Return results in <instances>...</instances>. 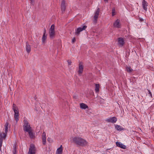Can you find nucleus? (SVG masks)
<instances>
[{
    "label": "nucleus",
    "instance_id": "obj_1",
    "mask_svg": "<svg viewBox=\"0 0 154 154\" xmlns=\"http://www.w3.org/2000/svg\"><path fill=\"white\" fill-rule=\"evenodd\" d=\"M72 143L80 146H84L87 144V142L84 139L79 137L76 136L71 138Z\"/></svg>",
    "mask_w": 154,
    "mask_h": 154
},
{
    "label": "nucleus",
    "instance_id": "obj_2",
    "mask_svg": "<svg viewBox=\"0 0 154 154\" xmlns=\"http://www.w3.org/2000/svg\"><path fill=\"white\" fill-rule=\"evenodd\" d=\"M8 122H6L5 125V132H2V133L0 132V151L2 152L1 147L2 146L3 140L5 139L7 134L8 131Z\"/></svg>",
    "mask_w": 154,
    "mask_h": 154
},
{
    "label": "nucleus",
    "instance_id": "obj_3",
    "mask_svg": "<svg viewBox=\"0 0 154 154\" xmlns=\"http://www.w3.org/2000/svg\"><path fill=\"white\" fill-rule=\"evenodd\" d=\"M24 125H23V130L26 132H28L32 130L31 128L30 127L28 121L26 120H23Z\"/></svg>",
    "mask_w": 154,
    "mask_h": 154
},
{
    "label": "nucleus",
    "instance_id": "obj_4",
    "mask_svg": "<svg viewBox=\"0 0 154 154\" xmlns=\"http://www.w3.org/2000/svg\"><path fill=\"white\" fill-rule=\"evenodd\" d=\"M87 28V26L84 25L82 27H79L75 30V34L78 35H79L80 32L83 30H85Z\"/></svg>",
    "mask_w": 154,
    "mask_h": 154
},
{
    "label": "nucleus",
    "instance_id": "obj_5",
    "mask_svg": "<svg viewBox=\"0 0 154 154\" xmlns=\"http://www.w3.org/2000/svg\"><path fill=\"white\" fill-rule=\"evenodd\" d=\"M35 149L34 145L32 144H31L28 154H35Z\"/></svg>",
    "mask_w": 154,
    "mask_h": 154
},
{
    "label": "nucleus",
    "instance_id": "obj_6",
    "mask_svg": "<svg viewBox=\"0 0 154 154\" xmlns=\"http://www.w3.org/2000/svg\"><path fill=\"white\" fill-rule=\"evenodd\" d=\"M100 12V9L98 8L95 12L94 15V20L93 22L94 23H96L97 21V19L98 18V16L99 15Z\"/></svg>",
    "mask_w": 154,
    "mask_h": 154
},
{
    "label": "nucleus",
    "instance_id": "obj_7",
    "mask_svg": "<svg viewBox=\"0 0 154 154\" xmlns=\"http://www.w3.org/2000/svg\"><path fill=\"white\" fill-rule=\"evenodd\" d=\"M117 120V118L115 117H112L108 118L106 120V121L109 122H111L114 123L116 122Z\"/></svg>",
    "mask_w": 154,
    "mask_h": 154
},
{
    "label": "nucleus",
    "instance_id": "obj_8",
    "mask_svg": "<svg viewBox=\"0 0 154 154\" xmlns=\"http://www.w3.org/2000/svg\"><path fill=\"white\" fill-rule=\"evenodd\" d=\"M118 45L121 47H122L125 43L124 40L122 38H119L118 39Z\"/></svg>",
    "mask_w": 154,
    "mask_h": 154
},
{
    "label": "nucleus",
    "instance_id": "obj_9",
    "mask_svg": "<svg viewBox=\"0 0 154 154\" xmlns=\"http://www.w3.org/2000/svg\"><path fill=\"white\" fill-rule=\"evenodd\" d=\"M83 69V66L81 62H80L79 64V70L78 72L79 75H80L82 73Z\"/></svg>",
    "mask_w": 154,
    "mask_h": 154
},
{
    "label": "nucleus",
    "instance_id": "obj_10",
    "mask_svg": "<svg viewBox=\"0 0 154 154\" xmlns=\"http://www.w3.org/2000/svg\"><path fill=\"white\" fill-rule=\"evenodd\" d=\"M113 26L116 28H120L121 27V24L120 23V20L119 19H117L114 22L113 24Z\"/></svg>",
    "mask_w": 154,
    "mask_h": 154
},
{
    "label": "nucleus",
    "instance_id": "obj_11",
    "mask_svg": "<svg viewBox=\"0 0 154 154\" xmlns=\"http://www.w3.org/2000/svg\"><path fill=\"white\" fill-rule=\"evenodd\" d=\"M142 6L144 10L145 11H147V7L148 5V3L145 0H143L142 2Z\"/></svg>",
    "mask_w": 154,
    "mask_h": 154
},
{
    "label": "nucleus",
    "instance_id": "obj_12",
    "mask_svg": "<svg viewBox=\"0 0 154 154\" xmlns=\"http://www.w3.org/2000/svg\"><path fill=\"white\" fill-rule=\"evenodd\" d=\"M116 144L118 147L123 149H125L126 148V146L120 142L117 141L116 143Z\"/></svg>",
    "mask_w": 154,
    "mask_h": 154
},
{
    "label": "nucleus",
    "instance_id": "obj_13",
    "mask_svg": "<svg viewBox=\"0 0 154 154\" xmlns=\"http://www.w3.org/2000/svg\"><path fill=\"white\" fill-rule=\"evenodd\" d=\"M61 9L62 12H64L66 9V6L64 0H62L61 3Z\"/></svg>",
    "mask_w": 154,
    "mask_h": 154
},
{
    "label": "nucleus",
    "instance_id": "obj_14",
    "mask_svg": "<svg viewBox=\"0 0 154 154\" xmlns=\"http://www.w3.org/2000/svg\"><path fill=\"white\" fill-rule=\"evenodd\" d=\"M42 143L44 145H45L46 143V135L45 132H44L42 135Z\"/></svg>",
    "mask_w": 154,
    "mask_h": 154
},
{
    "label": "nucleus",
    "instance_id": "obj_15",
    "mask_svg": "<svg viewBox=\"0 0 154 154\" xmlns=\"http://www.w3.org/2000/svg\"><path fill=\"white\" fill-rule=\"evenodd\" d=\"M46 33V30L45 29H44V33L43 35L42 40V42L43 44H45V42L47 38V35H45Z\"/></svg>",
    "mask_w": 154,
    "mask_h": 154
},
{
    "label": "nucleus",
    "instance_id": "obj_16",
    "mask_svg": "<svg viewBox=\"0 0 154 154\" xmlns=\"http://www.w3.org/2000/svg\"><path fill=\"white\" fill-rule=\"evenodd\" d=\"M14 112V118L16 120V122H17L19 120V113L18 111L17 112Z\"/></svg>",
    "mask_w": 154,
    "mask_h": 154
},
{
    "label": "nucleus",
    "instance_id": "obj_17",
    "mask_svg": "<svg viewBox=\"0 0 154 154\" xmlns=\"http://www.w3.org/2000/svg\"><path fill=\"white\" fill-rule=\"evenodd\" d=\"M63 153V147L61 145L60 147L57 149L56 154H62Z\"/></svg>",
    "mask_w": 154,
    "mask_h": 154
},
{
    "label": "nucleus",
    "instance_id": "obj_18",
    "mask_svg": "<svg viewBox=\"0 0 154 154\" xmlns=\"http://www.w3.org/2000/svg\"><path fill=\"white\" fill-rule=\"evenodd\" d=\"M26 51L27 53H29L31 51V47L26 42Z\"/></svg>",
    "mask_w": 154,
    "mask_h": 154
},
{
    "label": "nucleus",
    "instance_id": "obj_19",
    "mask_svg": "<svg viewBox=\"0 0 154 154\" xmlns=\"http://www.w3.org/2000/svg\"><path fill=\"white\" fill-rule=\"evenodd\" d=\"M80 108L82 109H85L88 108L87 105L83 103H80Z\"/></svg>",
    "mask_w": 154,
    "mask_h": 154
},
{
    "label": "nucleus",
    "instance_id": "obj_20",
    "mask_svg": "<svg viewBox=\"0 0 154 154\" xmlns=\"http://www.w3.org/2000/svg\"><path fill=\"white\" fill-rule=\"evenodd\" d=\"M27 132L30 138L33 139L35 137V134L32 131V130Z\"/></svg>",
    "mask_w": 154,
    "mask_h": 154
},
{
    "label": "nucleus",
    "instance_id": "obj_21",
    "mask_svg": "<svg viewBox=\"0 0 154 154\" xmlns=\"http://www.w3.org/2000/svg\"><path fill=\"white\" fill-rule=\"evenodd\" d=\"M49 36L51 39H53L55 35V31H49Z\"/></svg>",
    "mask_w": 154,
    "mask_h": 154
},
{
    "label": "nucleus",
    "instance_id": "obj_22",
    "mask_svg": "<svg viewBox=\"0 0 154 154\" xmlns=\"http://www.w3.org/2000/svg\"><path fill=\"white\" fill-rule=\"evenodd\" d=\"M115 127L118 131H121L124 129V128L121 126L118 125H116Z\"/></svg>",
    "mask_w": 154,
    "mask_h": 154
},
{
    "label": "nucleus",
    "instance_id": "obj_23",
    "mask_svg": "<svg viewBox=\"0 0 154 154\" xmlns=\"http://www.w3.org/2000/svg\"><path fill=\"white\" fill-rule=\"evenodd\" d=\"M100 85L99 84H95V91L96 92H98L99 91Z\"/></svg>",
    "mask_w": 154,
    "mask_h": 154
},
{
    "label": "nucleus",
    "instance_id": "obj_24",
    "mask_svg": "<svg viewBox=\"0 0 154 154\" xmlns=\"http://www.w3.org/2000/svg\"><path fill=\"white\" fill-rule=\"evenodd\" d=\"M12 109L13 110L14 112H17V111H18L17 107V106L16 105L14 104H13Z\"/></svg>",
    "mask_w": 154,
    "mask_h": 154
},
{
    "label": "nucleus",
    "instance_id": "obj_25",
    "mask_svg": "<svg viewBox=\"0 0 154 154\" xmlns=\"http://www.w3.org/2000/svg\"><path fill=\"white\" fill-rule=\"evenodd\" d=\"M126 71L129 72H131L132 70V69H131L130 66H127L126 67Z\"/></svg>",
    "mask_w": 154,
    "mask_h": 154
},
{
    "label": "nucleus",
    "instance_id": "obj_26",
    "mask_svg": "<svg viewBox=\"0 0 154 154\" xmlns=\"http://www.w3.org/2000/svg\"><path fill=\"white\" fill-rule=\"evenodd\" d=\"M54 24H52L49 29V31H54Z\"/></svg>",
    "mask_w": 154,
    "mask_h": 154
},
{
    "label": "nucleus",
    "instance_id": "obj_27",
    "mask_svg": "<svg viewBox=\"0 0 154 154\" xmlns=\"http://www.w3.org/2000/svg\"><path fill=\"white\" fill-rule=\"evenodd\" d=\"M13 149H14V150L13 152V154H16L17 151L16 150V147L15 145L14 146H13Z\"/></svg>",
    "mask_w": 154,
    "mask_h": 154
},
{
    "label": "nucleus",
    "instance_id": "obj_28",
    "mask_svg": "<svg viewBox=\"0 0 154 154\" xmlns=\"http://www.w3.org/2000/svg\"><path fill=\"white\" fill-rule=\"evenodd\" d=\"M112 16H113L115 14H114L115 13V9L114 8H112Z\"/></svg>",
    "mask_w": 154,
    "mask_h": 154
},
{
    "label": "nucleus",
    "instance_id": "obj_29",
    "mask_svg": "<svg viewBox=\"0 0 154 154\" xmlns=\"http://www.w3.org/2000/svg\"><path fill=\"white\" fill-rule=\"evenodd\" d=\"M30 3L32 5H34V0H30Z\"/></svg>",
    "mask_w": 154,
    "mask_h": 154
},
{
    "label": "nucleus",
    "instance_id": "obj_30",
    "mask_svg": "<svg viewBox=\"0 0 154 154\" xmlns=\"http://www.w3.org/2000/svg\"><path fill=\"white\" fill-rule=\"evenodd\" d=\"M148 93H149L148 94H149V95L151 97H152V94L151 92L150 91V90H148Z\"/></svg>",
    "mask_w": 154,
    "mask_h": 154
},
{
    "label": "nucleus",
    "instance_id": "obj_31",
    "mask_svg": "<svg viewBox=\"0 0 154 154\" xmlns=\"http://www.w3.org/2000/svg\"><path fill=\"white\" fill-rule=\"evenodd\" d=\"M67 62L69 65H71L72 62L71 60H67Z\"/></svg>",
    "mask_w": 154,
    "mask_h": 154
},
{
    "label": "nucleus",
    "instance_id": "obj_32",
    "mask_svg": "<svg viewBox=\"0 0 154 154\" xmlns=\"http://www.w3.org/2000/svg\"><path fill=\"white\" fill-rule=\"evenodd\" d=\"M75 38H73V39H72V43H74L75 42Z\"/></svg>",
    "mask_w": 154,
    "mask_h": 154
},
{
    "label": "nucleus",
    "instance_id": "obj_33",
    "mask_svg": "<svg viewBox=\"0 0 154 154\" xmlns=\"http://www.w3.org/2000/svg\"><path fill=\"white\" fill-rule=\"evenodd\" d=\"M47 140L49 142H50V141L51 140V138H48V139H47Z\"/></svg>",
    "mask_w": 154,
    "mask_h": 154
},
{
    "label": "nucleus",
    "instance_id": "obj_34",
    "mask_svg": "<svg viewBox=\"0 0 154 154\" xmlns=\"http://www.w3.org/2000/svg\"><path fill=\"white\" fill-rule=\"evenodd\" d=\"M104 1L106 2H108V0H104Z\"/></svg>",
    "mask_w": 154,
    "mask_h": 154
}]
</instances>
